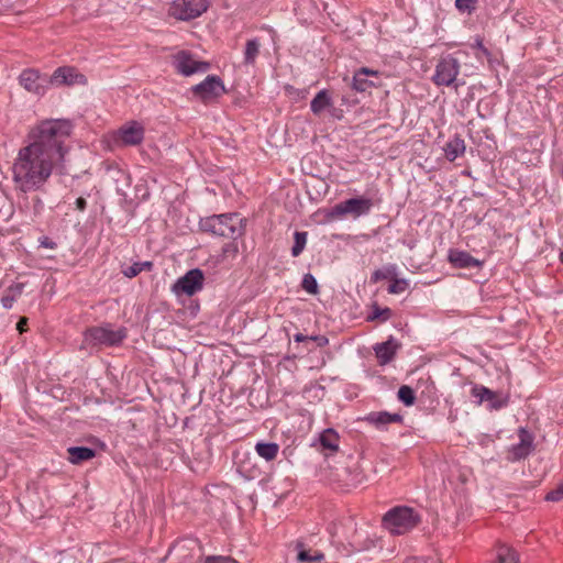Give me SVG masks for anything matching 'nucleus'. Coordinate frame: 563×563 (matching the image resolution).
I'll return each instance as SVG.
<instances>
[{"label":"nucleus","mask_w":563,"mask_h":563,"mask_svg":"<svg viewBox=\"0 0 563 563\" xmlns=\"http://www.w3.org/2000/svg\"><path fill=\"white\" fill-rule=\"evenodd\" d=\"M396 275V265H390L386 267L385 269H376L372 276L371 280L373 283H377L379 280L393 278Z\"/></svg>","instance_id":"obj_33"},{"label":"nucleus","mask_w":563,"mask_h":563,"mask_svg":"<svg viewBox=\"0 0 563 563\" xmlns=\"http://www.w3.org/2000/svg\"><path fill=\"white\" fill-rule=\"evenodd\" d=\"M309 339H310V336L303 335L302 333H297L294 336V340L296 342H303V341L309 340Z\"/></svg>","instance_id":"obj_48"},{"label":"nucleus","mask_w":563,"mask_h":563,"mask_svg":"<svg viewBox=\"0 0 563 563\" xmlns=\"http://www.w3.org/2000/svg\"><path fill=\"white\" fill-rule=\"evenodd\" d=\"M402 416L399 413H389L387 411L371 412L366 420L377 428H383L390 423H401Z\"/></svg>","instance_id":"obj_20"},{"label":"nucleus","mask_w":563,"mask_h":563,"mask_svg":"<svg viewBox=\"0 0 563 563\" xmlns=\"http://www.w3.org/2000/svg\"><path fill=\"white\" fill-rule=\"evenodd\" d=\"M460 69L459 59L451 54H446L439 58L431 80L438 87H454L457 89L464 85V81L457 80Z\"/></svg>","instance_id":"obj_5"},{"label":"nucleus","mask_w":563,"mask_h":563,"mask_svg":"<svg viewBox=\"0 0 563 563\" xmlns=\"http://www.w3.org/2000/svg\"><path fill=\"white\" fill-rule=\"evenodd\" d=\"M255 451L261 457L269 462L276 459L279 445L274 442H258L255 445Z\"/></svg>","instance_id":"obj_27"},{"label":"nucleus","mask_w":563,"mask_h":563,"mask_svg":"<svg viewBox=\"0 0 563 563\" xmlns=\"http://www.w3.org/2000/svg\"><path fill=\"white\" fill-rule=\"evenodd\" d=\"M380 198L373 199L364 196L350 198L333 206L327 216L330 219H342L346 216H352L356 219L368 214L372 208L380 203Z\"/></svg>","instance_id":"obj_4"},{"label":"nucleus","mask_w":563,"mask_h":563,"mask_svg":"<svg viewBox=\"0 0 563 563\" xmlns=\"http://www.w3.org/2000/svg\"><path fill=\"white\" fill-rule=\"evenodd\" d=\"M192 95L202 103L216 101L227 92L223 80L217 75H208L201 82L191 87Z\"/></svg>","instance_id":"obj_8"},{"label":"nucleus","mask_w":563,"mask_h":563,"mask_svg":"<svg viewBox=\"0 0 563 563\" xmlns=\"http://www.w3.org/2000/svg\"><path fill=\"white\" fill-rule=\"evenodd\" d=\"M368 76L378 77L379 73L367 67H362L355 71L352 79V88L358 92H365L373 87L378 85L373 80L367 79Z\"/></svg>","instance_id":"obj_17"},{"label":"nucleus","mask_w":563,"mask_h":563,"mask_svg":"<svg viewBox=\"0 0 563 563\" xmlns=\"http://www.w3.org/2000/svg\"><path fill=\"white\" fill-rule=\"evenodd\" d=\"M126 338V330L120 328L118 330L107 327H91L84 333V341L88 345H107L114 346L122 343Z\"/></svg>","instance_id":"obj_6"},{"label":"nucleus","mask_w":563,"mask_h":563,"mask_svg":"<svg viewBox=\"0 0 563 563\" xmlns=\"http://www.w3.org/2000/svg\"><path fill=\"white\" fill-rule=\"evenodd\" d=\"M260 48H261V42L258 38L255 37V38L249 40L246 42L245 49H244V64L245 65H254L255 64L256 57L260 54Z\"/></svg>","instance_id":"obj_28"},{"label":"nucleus","mask_w":563,"mask_h":563,"mask_svg":"<svg viewBox=\"0 0 563 563\" xmlns=\"http://www.w3.org/2000/svg\"><path fill=\"white\" fill-rule=\"evenodd\" d=\"M393 316V311L390 308L385 307L380 308L376 302L372 306V312L367 316V321H375L380 320L382 322H385L389 320Z\"/></svg>","instance_id":"obj_30"},{"label":"nucleus","mask_w":563,"mask_h":563,"mask_svg":"<svg viewBox=\"0 0 563 563\" xmlns=\"http://www.w3.org/2000/svg\"><path fill=\"white\" fill-rule=\"evenodd\" d=\"M472 396L478 399V404L488 401L490 409L498 410L507 405V400L499 399L495 391L482 385H475L472 388Z\"/></svg>","instance_id":"obj_16"},{"label":"nucleus","mask_w":563,"mask_h":563,"mask_svg":"<svg viewBox=\"0 0 563 563\" xmlns=\"http://www.w3.org/2000/svg\"><path fill=\"white\" fill-rule=\"evenodd\" d=\"M310 110L314 115H320L324 110H335L329 90L322 89L314 96L310 102Z\"/></svg>","instance_id":"obj_19"},{"label":"nucleus","mask_w":563,"mask_h":563,"mask_svg":"<svg viewBox=\"0 0 563 563\" xmlns=\"http://www.w3.org/2000/svg\"><path fill=\"white\" fill-rule=\"evenodd\" d=\"M421 523V515L408 506H395L382 518V526L391 536H404Z\"/></svg>","instance_id":"obj_3"},{"label":"nucleus","mask_w":563,"mask_h":563,"mask_svg":"<svg viewBox=\"0 0 563 563\" xmlns=\"http://www.w3.org/2000/svg\"><path fill=\"white\" fill-rule=\"evenodd\" d=\"M76 210L84 212L87 208V200L84 197H79L75 201Z\"/></svg>","instance_id":"obj_41"},{"label":"nucleus","mask_w":563,"mask_h":563,"mask_svg":"<svg viewBox=\"0 0 563 563\" xmlns=\"http://www.w3.org/2000/svg\"><path fill=\"white\" fill-rule=\"evenodd\" d=\"M20 85L37 96H43L51 86L49 76L33 68L24 69L19 76Z\"/></svg>","instance_id":"obj_9"},{"label":"nucleus","mask_w":563,"mask_h":563,"mask_svg":"<svg viewBox=\"0 0 563 563\" xmlns=\"http://www.w3.org/2000/svg\"><path fill=\"white\" fill-rule=\"evenodd\" d=\"M222 251H223L224 254H227V253H231L233 255L238 254L239 247H238V244L235 243V240H233L230 243H227L223 246Z\"/></svg>","instance_id":"obj_40"},{"label":"nucleus","mask_w":563,"mask_h":563,"mask_svg":"<svg viewBox=\"0 0 563 563\" xmlns=\"http://www.w3.org/2000/svg\"><path fill=\"white\" fill-rule=\"evenodd\" d=\"M189 543L192 544V545H197L199 548V550H200V555H199L200 561L197 562V563H205L203 553H202V547L197 541H192L191 540V541H189Z\"/></svg>","instance_id":"obj_46"},{"label":"nucleus","mask_w":563,"mask_h":563,"mask_svg":"<svg viewBox=\"0 0 563 563\" xmlns=\"http://www.w3.org/2000/svg\"><path fill=\"white\" fill-rule=\"evenodd\" d=\"M407 563H422V562L417 559H409V560H407Z\"/></svg>","instance_id":"obj_50"},{"label":"nucleus","mask_w":563,"mask_h":563,"mask_svg":"<svg viewBox=\"0 0 563 563\" xmlns=\"http://www.w3.org/2000/svg\"><path fill=\"white\" fill-rule=\"evenodd\" d=\"M205 276L201 269L192 268L173 285L176 295L192 296L203 288Z\"/></svg>","instance_id":"obj_10"},{"label":"nucleus","mask_w":563,"mask_h":563,"mask_svg":"<svg viewBox=\"0 0 563 563\" xmlns=\"http://www.w3.org/2000/svg\"><path fill=\"white\" fill-rule=\"evenodd\" d=\"M73 131L68 119H44L30 128L26 144L19 148L11 167L16 191L43 190L55 170L63 173Z\"/></svg>","instance_id":"obj_1"},{"label":"nucleus","mask_w":563,"mask_h":563,"mask_svg":"<svg viewBox=\"0 0 563 563\" xmlns=\"http://www.w3.org/2000/svg\"><path fill=\"white\" fill-rule=\"evenodd\" d=\"M309 340L317 341L319 346H323L328 344V339L325 336H310Z\"/></svg>","instance_id":"obj_43"},{"label":"nucleus","mask_w":563,"mask_h":563,"mask_svg":"<svg viewBox=\"0 0 563 563\" xmlns=\"http://www.w3.org/2000/svg\"><path fill=\"white\" fill-rule=\"evenodd\" d=\"M26 324H27V319H26V318H21V319L19 320L18 324H16L18 330H19L20 332L25 331V327H26Z\"/></svg>","instance_id":"obj_45"},{"label":"nucleus","mask_w":563,"mask_h":563,"mask_svg":"<svg viewBox=\"0 0 563 563\" xmlns=\"http://www.w3.org/2000/svg\"><path fill=\"white\" fill-rule=\"evenodd\" d=\"M209 5V0H174L168 13L176 20L190 21L202 15Z\"/></svg>","instance_id":"obj_7"},{"label":"nucleus","mask_w":563,"mask_h":563,"mask_svg":"<svg viewBox=\"0 0 563 563\" xmlns=\"http://www.w3.org/2000/svg\"><path fill=\"white\" fill-rule=\"evenodd\" d=\"M174 66L176 70L184 76L206 73L210 68V64L208 62L196 60L194 56L186 51H181L175 55Z\"/></svg>","instance_id":"obj_12"},{"label":"nucleus","mask_w":563,"mask_h":563,"mask_svg":"<svg viewBox=\"0 0 563 563\" xmlns=\"http://www.w3.org/2000/svg\"><path fill=\"white\" fill-rule=\"evenodd\" d=\"M409 287V283L406 279H397L395 278L393 283L388 286L389 294H400L404 292Z\"/></svg>","instance_id":"obj_35"},{"label":"nucleus","mask_w":563,"mask_h":563,"mask_svg":"<svg viewBox=\"0 0 563 563\" xmlns=\"http://www.w3.org/2000/svg\"><path fill=\"white\" fill-rule=\"evenodd\" d=\"M465 152V142L460 135H455L444 146L445 157L450 162H454L459 156Z\"/></svg>","instance_id":"obj_25"},{"label":"nucleus","mask_w":563,"mask_h":563,"mask_svg":"<svg viewBox=\"0 0 563 563\" xmlns=\"http://www.w3.org/2000/svg\"><path fill=\"white\" fill-rule=\"evenodd\" d=\"M374 544V542L372 540H366L365 543L361 547H357L356 550L357 551H363V550H367L369 549L372 545Z\"/></svg>","instance_id":"obj_47"},{"label":"nucleus","mask_w":563,"mask_h":563,"mask_svg":"<svg viewBox=\"0 0 563 563\" xmlns=\"http://www.w3.org/2000/svg\"><path fill=\"white\" fill-rule=\"evenodd\" d=\"M43 209V201L41 198H35L34 199V211L35 213H40Z\"/></svg>","instance_id":"obj_44"},{"label":"nucleus","mask_w":563,"mask_h":563,"mask_svg":"<svg viewBox=\"0 0 563 563\" xmlns=\"http://www.w3.org/2000/svg\"><path fill=\"white\" fill-rule=\"evenodd\" d=\"M400 349V343L395 340L393 336H389V339L385 342L377 343L374 346L375 355L378 360V364L384 366L388 363H390L396 354L397 351Z\"/></svg>","instance_id":"obj_15"},{"label":"nucleus","mask_w":563,"mask_h":563,"mask_svg":"<svg viewBox=\"0 0 563 563\" xmlns=\"http://www.w3.org/2000/svg\"><path fill=\"white\" fill-rule=\"evenodd\" d=\"M494 563H520V558L515 549L506 544H500L496 549Z\"/></svg>","instance_id":"obj_26"},{"label":"nucleus","mask_w":563,"mask_h":563,"mask_svg":"<svg viewBox=\"0 0 563 563\" xmlns=\"http://www.w3.org/2000/svg\"><path fill=\"white\" fill-rule=\"evenodd\" d=\"M152 268H153V263L150 261L136 262V263H133L131 266L124 268L122 271V273L125 277L133 278L144 271H147V272L152 271Z\"/></svg>","instance_id":"obj_29"},{"label":"nucleus","mask_w":563,"mask_h":563,"mask_svg":"<svg viewBox=\"0 0 563 563\" xmlns=\"http://www.w3.org/2000/svg\"><path fill=\"white\" fill-rule=\"evenodd\" d=\"M202 232L225 239L236 240L244 234L243 219L238 213L213 214L200 219Z\"/></svg>","instance_id":"obj_2"},{"label":"nucleus","mask_w":563,"mask_h":563,"mask_svg":"<svg viewBox=\"0 0 563 563\" xmlns=\"http://www.w3.org/2000/svg\"><path fill=\"white\" fill-rule=\"evenodd\" d=\"M301 287L311 295H317L319 291L317 279L310 273L303 275Z\"/></svg>","instance_id":"obj_34"},{"label":"nucleus","mask_w":563,"mask_h":563,"mask_svg":"<svg viewBox=\"0 0 563 563\" xmlns=\"http://www.w3.org/2000/svg\"><path fill=\"white\" fill-rule=\"evenodd\" d=\"M449 262L456 268L481 267L483 262L465 251L452 249L448 254Z\"/></svg>","instance_id":"obj_18"},{"label":"nucleus","mask_w":563,"mask_h":563,"mask_svg":"<svg viewBox=\"0 0 563 563\" xmlns=\"http://www.w3.org/2000/svg\"><path fill=\"white\" fill-rule=\"evenodd\" d=\"M297 562L316 563L324 560V554L319 550L308 549L302 542L296 543Z\"/></svg>","instance_id":"obj_21"},{"label":"nucleus","mask_w":563,"mask_h":563,"mask_svg":"<svg viewBox=\"0 0 563 563\" xmlns=\"http://www.w3.org/2000/svg\"><path fill=\"white\" fill-rule=\"evenodd\" d=\"M308 233L305 231H296L294 234V245L291 247V255L299 256L306 247Z\"/></svg>","instance_id":"obj_31"},{"label":"nucleus","mask_w":563,"mask_h":563,"mask_svg":"<svg viewBox=\"0 0 563 563\" xmlns=\"http://www.w3.org/2000/svg\"><path fill=\"white\" fill-rule=\"evenodd\" d=\"M68 461L71 464H81L85 461H89L96 456V451L87 446H70L67 449Z\"/></svg>","instance_id":"obj_24"},{"label":"nucleus","mask_w":563,"mask_h":563,"mask_svg":"<svg viewBox=\"0 0 563 563\" xmlns=\"http://www.w3.org/2000/svg\"><path fill=\"white\" fill-rule=\"evenodd\" d=\"M398 399L406 406H412L416 400L415 391L410 386L402 385L398 389Z\"/></svg>","instance_id":"obj_32"},{"label":"nucleus","mask_w":563,"mask_h":563,"mask_svg":"<svg viewBox=\"0 0 563 563\" xmlns=\"http://www.w3.org/2000/svg\"><path fill=\"white\" fill-rule=\"evenodd\" d=\"M474 46L481 49L486 56L489 55V51L484 46L482 38H476Z\"/></svg>","instance_id":"obj_42"},{"label":"nucleus","mask_w":563,"mask_h":563,"mask_svg":"<svg viewBox=\"0 0 563 563\" xmlns=\"http://www.w3.org/2000/svg\"><path fill=\"white\" fill-rule=\"evenodd\" d=\"M25 284L14 283L4 289L1 296V305L4 309H11L14 302L22 296Z\"/></svg>","instance_id":"obj_22"},{"label":"nucleus","mask_w":563,"mask_h":563,"mask_svg":"<svg viewBox=\"0 0 563 563\" xmlns=\"http://www.w3.org/2000/svg\"><path fill=\"white\" fill-rule=\"evenodd\" d=\"M477 1L478 0H455V7L461 12L471 13L473 10H475Z\"/></svg>","instance_id":"obj_36"},{"label":"nucleus","mask_w":563,"mask_h":563,"mask_svg":"<svg viewBox=\"0 0 563 563\" xmlns=\"http://www.w3.org/2000/svg\"><path fill=\"white\" fill-rule=\"evenodd\" d=\"M51 85L57 86H73V85H82L86 84L87 79L85 75L78 73L74 67H58L55 71L49 76Z\"/></svg>","instance_id":"obj_14"},{"label":"nucleus","mask_w":563,"mask_h":563,"mask_svg":"<svg viewBox=\"0 0 563 563\" xmlns=\"http://www.w3.org/2000/svg\"><path fill=\"white\" fill-rule=\"evenodd\" d=\"M339 433L332 428H328L319 434V443L321 448L329 451L331 454L339 451Z\"/></svg>","instance_id":"obj_23"},{"label":"nucleus","mask_w":563,"mask_h":563,"mask_svg":"<svg viewBox=\"0 0 563 563\" xmlns=\"http://www.w3.org/2000/svg\"><path fill=\"white\" fill-rule=\"evenodd\" d=\"M205 563H239L236 560L231 556L224 555H207L203 556Z\"/></svg>","instance_id":"obj_38"},{"label":"nucleus","mask_w":563,"mask_h":563,"mask_svg":"<svg viewBox=\"0 0 563 563\" xmlns=\"http://www.w3.org/2000/svg\"><path fill=\"white\" fill-rule=\"evenodd\" d=\"M38 243H40V246L45 247V249L54 250L57 247V243L48 236H41L38 239Z\"/></svg>","instance_id":"obj_39"},{"label":"nucleus","mask_w":563,"mask_h":563,"mask_svg":"<svg viewBox=\"0 0 563 563\" xmlns=\"http://www.w3.org/2000/svg\"><path fill=\"white\" fill-rule=\"evenodd\" d=\"M145 135V129L139 121H129L114 134V141L123 146L140 145Z\"/></svg>","instance_id":"obj_11"},{"label":"nucleus","mask_w":563,"mask_h":563,"mask_svg":"<svg viewBox=\"0 0 563 563\" xmlns=\"http://www.w3.org/2000/svg\"><path fill=\"white\" fill-rule=\"evenodd\" d=\"M563 499V482L558 484L555 488L550 490L545 500L548 501H560Z\"/></svg>","instance_id":"obj_37"},{"label":"nucleus","mask_w":563,"mask_h":563,"mask_svg":"<svg viewBox=\"0 0 563 563\" xmlns=\"http://www.w3.org/2000/svg\"><path fill=\"white\" fill-rule=\"evenodd\" d=\"M560 261L563 264V252H561V254H560Z\"/></svg>","instance_id":"obj_51"},{"label":"nucleus","mask_w":563,"mask_h":563,"mask_svg":"<svg viewBox=\"0 0 563 563\" xmlns=\"http://www.w3.org/2000/svg\"><path fill=\"white\" fill-rule=\"evenodd\" d=\"M519 442L508 450V461L516 462L526 459L533 450V435L523 427L518 430Z\"/></svg>","instance_id":"obj_13"},{"label":"nucleus","mask_w":563,"mask_h":563,"mask_svg":"<svg viewBox=\"0 0 563 563\" xmlns=\"http://www.w3.org/2000/svg\"><path fill=\"white\" fill-rule=\"evenodd\" d=\"M184 548H187V547H186V544H185V543H181V542H178V543H176V544L173 547V549H174V550H181V549H184Z\"/></svg>","instance_id":"obj_49"}]
</instances>
